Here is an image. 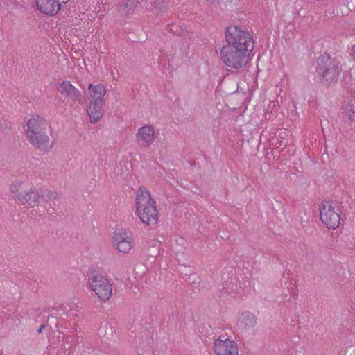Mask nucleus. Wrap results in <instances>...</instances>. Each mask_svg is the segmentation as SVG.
I'll return each mask as SVG.
<instances>
[{
	"label": "nucleus",
	"mask_w": 355,
	"mask_h": 355,
	"mask_svg": "<svg viewBox=\"0 0 355 355\" xmlns=\"http://www.w3.org/2000/svg\"><path fill=\"white\" fill-rule=\"evenodd\" d=\"M26 128L25 129L26 137L34 136L35 134L48 130L50 125L48 122L39 115H31L26 122Z\"/></svg>",
	"instance_id": "nucleus-9"
},
{
	"label": "nucleus",
	"mask_w": 355,
	"mask_h": 355,
	"mask_svg": "<svg viewBox=\"0 0 355 355\" xmlns=\"http://www.w3.org/2000/svg\"><path fill=\"white\" fill-rule=\"evenodd\" d=\"M88 89L91 91L90 101H104L106 90L103 85L98 84L96 86H93V85L90 84L88 87Z\"/></svg>",
	"instance_id": "nucleus-16"
},
{
	"label": "nucleus",
	"mask_w": 355,
	"mask_h": 355,
	"mask_svg": "<svg viewBox=\"0 0 355 355\" xmlns=\"http://www.w3.org/2000/svg\"><path fill=\"white\" fill-rule=\"evenodd\" d=\"M82 340H83V339H82V338L80 339V337L77 336L76 340V341H75V342H76V343H80V341H82Z\"/></svg>",
	"instance_id": "nucleus-26"
},
{
	"label": "nucleus",
	"mask_w": 355,
	"mask_h": 355,
	"mask_svg": "<svg viewBox=\"0 0 355 355\" xmlns=\"http://www.w3.org/2000/svg\"><path fill=\"white\" fill-rule=\"evenodd\" d=\"M342 119L343 128H347L352 122L355 121V103L349 101L343 106Z\"/></svg>",
	"instance_id": "nucleus-15"
},
{
	"label": "nucleus",
	"mask_w": 355,
	"mask_h": 355,
	"mask_svg": "<svg viewBox=\"0 0 355 355\" xmlns=\"http://www.w3.org/2000/svg\"><path fill=\"white\" fill-rule=\"evenodd\" d=\"M227 46H234L250 53L254 49V41L250 33L236 26L227 27L225 31Z\"/></svg>",
	"instance_id": "nucleus-3"
},
{
	"label": "nucleus",
	"mask_w": 355,
	"mask_h": 355,
	"mask_svg": "<svg viewBox=\"0 0 355 355\" xmlns=\"http://www.w3.org/2000/svg\"><path fill=\"white\" fill-rule=\"evenodd\" d=\"M240 323L245 329H252L257 325V318L253 313L246 311L242 313Z\"/></svg>",
	"instance_id": "nucleus-17"
},
{
	"label": "nucleus",
	"mask_w": 355,
	"mask_h": 355,
	"mask_svg": "<svg viewBox=\"0 0 355 355\" xmlns=\"http://www.w3.org/2000/svg\"><path fill=\"white\" fill-rule=\"evenodd\" d=\"M103 326H104L105 327L107 328L108 324L105 323Z\"/></svg>",
	"instance_id": "nucleus-28"
},
{
	"label": "nucleus",
	"mask_w": 355,
	"mask_h": 355,
	"mask_svg": "<svg viewBox=\"0 0 355 355\" xmlns=\"http://www.w3.org/2000/svg\"><path fill=\"white\" fill-rule=\"evenodd\" d=\"M51 129L44 130L35 134L34 136H30L27 137L28 141L36 148L42 151H49L53 144L51 139Z\"/></svg>",
	"instance_id": "nucleus-8"
},
{
	"label": "nucleus",
	"mask_w": 355,
	"mask_h": 355,
	"mask_svg": "<svg viewBox=\"0 0 355 355\" xmlns=\"http://www.w3.org/2000/svg\"><path fill=\"white\" fill-rule=\"evenodd\" d=\"M155 131L152 126L144 125L138 130L136 136L141 145L144 147L149 146L154 141Z\"/></svg>",
	"instance_id": "nucleus-14"
},
{
	"label": "nucleus",
	"mask_w": 355,
	"mask_h": 355,
	"mask_svg": "<svg viewBox=\"0 0 355 355\" xmlns=\"http://www.w3.org/2000/svg\"><path fill=\"white\" fill-rule=\"evenodd\" d=\"M138 3V0H127L125 3L120 5L118 7V10L121 15L128 16L129 15L132 14Z\"/></svg>",
	"instance_id": "nucleus-19"
},
{
	"label": "nucleus",
	"mask_w": 355,
	"mask_h": 355,
	"mask_svg": "<svg viewBox=\"0 0 355 355\" xmlns=\"http://www.w3.org/2000/svg\"><path fill=\"white\" fill-rule=\"evenodd\" d=\"M90 288L102 301L105 302L112 295V287L110 281L101 275H92L88 279Z\"/></svg>",
	"instance_id": "nucleus-5"
},
{
	"label": "nucleus",
	"mask_w": 355,
	"mask_h": 355,
	"mask_svg": "<svg viewBox=\"0 0 355 355\" xmlns=\"http://www.w3.org/2000/svg\"><path fill=\"white\" fill-rule=\"evenodd\" d=\"M46 198L49 200H55L59 198L58 193L55 192H49L46 195Z\"/></svg>",
	"instance_id": "nucleus-22"
},
{
	"label": "nucleus",
	"mask_w": 355,
	"mask_h": 355,
	"mask_svg": "<svg viewBox=\"0 0 355 355\" xmlns=\"http://www.w3.org/2000/svg\"><path fill=\"white\" fill-rule=\"evenodd\" d=\"M136 209L140 220L146 225L156 224L158 211L150 192L140 188L137 192Z\"/></svg>",
	"instance_id": "nucleus-1"
},
{
	"label": "nucleus",
	"mask_w": 355,
	"mask_h": 355,
	"mask_svg": "<svg viewBox=\"0 0 355 355\" xmlns=\"http://www.w3.org/2000/svg\"><path fill=\"white\" fill-rule=\"evenodd\" d=\"M64 341L62 344V349H69L71 347L72 342L73 341V338L71 335H66L64 337Z\"/></svg>",
	"instance_id": "nucleus-21"
},
{
	"label": "nucleus",
	"mask_w": 355,
	"mask_h": 355,
	"mask_svg": "<svg viewBox=\"0 0 355 355\" xmlns=\"http://www.w3.org/2000/svg\"><path fill=\"white\" fill-rule=\"evenodd\" d=\"M214 352L217 355H238L236 343L229 338L218 337L214 342Z\"/></svg>",
	"instance_id": "nucleus-10"
},
{
	"label": "nucleus",
	"mask_w": 355,
	"mask_h": 355,
	"mask_svg": "<svg viewBox=\"0 0 355 355\" xmlns=\"http://www.w3.org/2000/svg\"><path fill=\"white\" fill-rule=\"evenodd\" d=\"M61 5V3H66L69 1V0H56Z\"/></svg>",
	"instance_id": "nucleus-25"
},
{
	"label": "nucleus",
	"mask_w": 355,
	"mask_h": 355,
	"mask_svg": "<svg viewBox=\"0 0 355 355\" xmlns=\"http://www.w3.org/2000/svg\"><path fill=\"white\" fill-rule=\"evenodd\" d=\"M22 186V182H19L17 184H12L10 187V191L14 194L15 202L21 205L28 204V205L33 207L40 202L41 196L35 190L24 191Z\"/></svg>",
	"instance_id": "nucleus-6"
},
{
	"label": "nucleus",
	"mask_w": 355,
	"mask_h": 355,
	"mask_svg": "<svg viewBox=\"0 0 355 355\" xmlns=\"http://www.w3.org/2000/svg\"><path fill=\"white\" fill-rule=\"evenodd\" d=\"M44 327H45V326H44V324H42V325L40 326V327L39 328V329L37 330V333H38V334H41V333L42 332V330H43V329L44 328Z\"/></svg>",
	"instance_id": "nucleus-24"
},
{
	"label": "nucleus",
	"mask_w": 355,
	"mask_h": 355,
	"mask_svg": "<svg viewBox=\"0 0 355 355\" xmlns=\"http://www.w3.org/2000/svg\"><path fill=\"white\" fill-rule=\"evenodd\" d=\"M353 56L355 59V45L352 47Z\"/></svg>",
	"instance_id": "nucleus-27"
},
{
	"label": "nucleus",
	"mask_w": 355,
	"mask_h": 355,
	"mask_svg": "<svg viewBox=\"0 0 355 355\" xmlns=\"http://www.w3.org/2000/svg\"><path fill=\"white\" fill-rule=\"evenodd\" d=\"M340 62L328 53L320 55L316 60V71L326 85H330L338 80L340 68Z\"/></svg>",
	"instance_id": "nucleus-2"
},
{
	"label": "nucleus",
	"mask_w": 355,
	"mask_h": 355,
	"mask_svg": "<svg viewBox=\"0 0 355 355\" xmlns=\"http://www.w3.org/2000/svg\"><path fill=\"white\" fill-rule=\"evenodd\" d=\"M114 245L121 243L125 240H132L131 232L125 229H116L112 237Z\"/></svg>",
	"instance_id": "nucleus-18"
},
{
	"label": "nucleus",
	"mask_w": 355,
	"mask_h": 355,
	"mask_svg": "<svg viewBox=\"0 0 355 355\" xmlns=\"http://www.w3.org/2000/svg\"><path fill=\"white\" fill-rule=\"evenodd\" d=\"M57 90L73 101H78L80 103H83L85 101V98H81L80 91L76 89L69 81H63L58 87Z\"/></svg>",
	"instance_id": "nucleus-11"
},
{
	"label": "nucleus",
	"mask_w": 355,
	"mask_h": 355,
	"mask_svg": "<svg viewBox=\"0 0 355 355\" xmlns=\"http://www.w3.org/2000/svg\"><path fill=\"white\" fill-rule=\"evenodd\" d=\"M132 240H125V241L114 245L120 252L128 253L132 248Z\"/></svg>",
	"instance_id": "nucleus-20"
},
{
	"label": "nucleus",
	"mask_w": 355,
	"mask_h": 355,
	"mask_svg": "<svg viewBox=\"0 0 355 355\" xmlns=\"http://www.w3.org/2000/svg\"><path fill=\"white\" fill-rule=\"evenodd\" d=\"M38 10L49 15H54L60 10V4L56 0H37Z\"/></svg>",
	"instance_id": "nucleus-13"
},
{
	"label": "nucleus",
	"mask_w": 355,
	"mask_h": 355,
	"mask_svg": "<svg viewBox=\"0 0 355 355\" xmlns=\"http://www.w3.org/2000/svg\"><path fill=\"white\" fill-rule=\"evenodd\" d=\"M104 104V101H90V103L87 108V112L92 123H96L103 117L105 112Z\"/></svg>",
	"instance_id": "nucleus-12"
},
{
	"label": "nucleus",
	"mask_w": 355,
	"mask_h": 355,
	"mask_svg": "<svg viewBox=\"0 0 355 355\" xmlns=\"http://www.w3.org/2000/svg\"><path fill=\"white\" fill-rule=\"evenodd\" d=\"M320 215L322 222L327 228L335 230L338 227L340 216L334 211V207L330 201H326L322 204Z\"/></svg>",
	"instance_id": "nucleus-7"
},
{
	"label": "nucleus",
	"mask_w": 355,
	"mask_h": 355,
	"mask_svg": "<svg viewBox=\"0 0 355 355\" xmlns=\"http://www.w3.org/2000/svg\"><path fill=\"white\" fill-rule=\"evenodd\" d=\"M193 286H195V287L198 286L200 285L199 278L198 277L197 278V281L193 280Z\"/></svg>",
	"instance_id": "nucleus-23"
},
{
	"label": "nucleus",
	"mask_w": 355,
	"mask_h": 355,
	"mask_svg": "<svg viewBox=\"0 0 355 355\" xmlns=\"http://www.w3.org/2000/svg\"><path fill=\"white\" fill-rule=\"evenodd\" d=\"M221 58L225 64L233 70L243 69L248 62L250 53L239 50L237 47L223 46L220 51Z\"/></svg>",
	"instance_id": "nucleus-4"
}]
</instances>
